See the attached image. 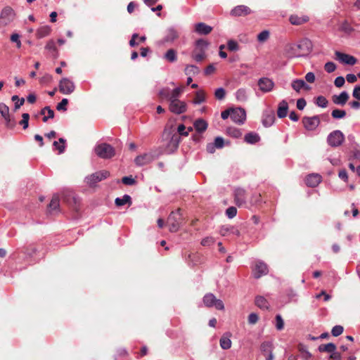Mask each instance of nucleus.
<instances>
[{"label": "nucleus", "instance_id": "f257e3e1", "mask_svg": "<svg viewBox=\"0 0 360 360\" xmlns=\"http://www.w3.org/2000/svg\"><path fill=\"white\" fill-rule=\"evenodd\" d=\"M312 49V43L308 39H304L297 44H288L284 48V53L288 58L307 56Z\"/></svg>", "mask_w": 360, "mask_h": 360}, {"label": "nucleus", "instance_id": "f03ea898", "mask_svg": "<svg viewBox=\"0 0 360 360\" xmlns=\"http://www.w3.org/2000/svg\"><path fill=\"white\" fill-rule=\"evenodd\" d=\"M164 133L165 134H167V136L169 137V141L167 143L165 148V152L167 153H172L178 148L181 141V137L176 133H174V130L173 129L172 126H171L169 128L167 127Z\"/></svg>", "mask_w": 360, "mask_h": 360}, {"label": "nucleus", "instance_id": "7ed1b4c3", "mask_svg": "<svg viewBox=\"0 0 360 360\" xmlns=\"http://www.w3.org/2000/svg\"><path fill=\"white\" fill-rule=\"evenodd\" d=\"M94 152L102 159H110L115 155V148L105 143L97 144L94 148Z\"/></svg>", "mask_w": 360, "mask_h": 360}, {"label": "nucleus", "instance_id": "20e7f679", "mask_svg": "<svg viewBox=\"0 0 360 360\" xmlns=\"http://www.w3.org/2000/svg\"><path fill=\"white\" fill-rule=\"evenodd\" d=\"M181 223L182 217L181 210L178 209L176 211L172 212L167 218L169 231L172 233L176 232L179 229Z\"/></svg>", "mask_w": 360, "mask_h": 360}, {"label": "nucleus", "instance_id": "39448f33", "mask_svg": "<svg viewBox=\"0 0 360 360\" xmlns=\"http://www.w3.org/2000/svg\"><path fill=\"white\" fill-rule=\"evenodd\" d=\"M110 172L107 170H101L91 174L85 178V182L91 187L94 186L98 182L107 179Z\"/></svg>", "mask_w": 360, "mask_h": 360}, {"label": "nucleus", "instance_id": "423d86ee", "mask_svg": "<svg viewBox=\"0 0 360 360\" xmlns=\"http://www.w3.org/2000/svg\"><path fill=\"white\" fill-rule=\"evenodd\" d=\"M204 304L207 307H214L218 310H224V304L223 302L217 299L214 294L207 293L202 299Z\"/></svg>", "mask_w": 360, "mask_h": 360}, {"label": "nucleus", "instance_id": "0eeeda50", "mask_svg": "<svg viewBox=\"0 0 360 360\" xmlns=\"http://www.w3.org/2000/svg\"><path fill=\"white\" fill-rule=\"evenodd\" d=\"M345 141V136L340 130H335L330 133L327 137L328 144L333 148L340 146Z\"/></svg>", "mask_w": 360, "mask_h": 360}, {"label": "nucleus", "instance_id": "6e6552de", "mask_svg": "<svg viewBox=\"0 0 360 360\" xmlns=\"http://www.w3.org/2000/svg\"><path fill=\"white\" fill-rule=\"evenodd\" d=\"M235 204L238 207H245L247 202V193L243 188H236L233 191Z\"/></svg>", "mask_w": 360, "mask_h": 360}, {"label": "nucleus", "instance_id": "1a4fd4ad", "mask_svg": "<svg viewBox=\"0 0 360 360\" xmlns=\"http://www.w3.org/2000/svg\"><path fill=\"white\" fill-rule=\"evenodd\" d=\"M156 158H158V155H155L153 153H145L136 156L134 159V163L138 167H142L150 164Z\"/></svg>", "mask_w": 360, "mask_h": 360}, {"label": "nucleus", "instance_id": "9d476101", "mask_svg": "<svg viewBox=\"0 0 360 360\" xmlns=\"http://www.w3.org/2000/svg\"><path fill=\"white\" fill-rule=\"evenodd\" d=\"M269 272L268 266L262 260H257L255 266L252 267V274L254 278H259L262 276L266 275Z\"/></svg>", "mask_w": 360, "mask_h": 360}, {"label": "nucleus", "instance_id": "9b49d317", "mask_svg": "<svg viewBox=\"0 0 360 360\" xmlns=\"http://www.w3.org/2000/svg\"><path fill=\"white\" fill-rule=\"evenodd\" d=\"M231 120L238 124H243L246 120V112L243 108H231Z\"/></svg>", "mask_w": 360, "mask_h": 360}, {"label": "nucleus", "instance_id": "f8f14e48", "mask_svg": "<svg viewBox=\"0 0 360 360\" xmlns=\"http://www.w3.org/2000/svg\"><path fill=\"white\" fill-rule=\"evenodd\" d=\"M75 89V85L72 81L67 77L62 78L59 82V91L63 94H70Z\"/></svg>", "mask_w": 360, "mask_h": 360}, {"label": "nucleus", "instance_id": "ddd939ff", "mask_svg": "<svg viewBox=\"0 0 360 360\" xmlns=\"http://www.w3.org/2000/svg\"><path fill=\"white\" fill-rule=\"evenodd\" d=\"M0 114L6 122L8 128H13L15 125L14 119L11 116L9 108L4 103H0Z\"/></svg>", "mask_w": 360, "mask_h": 360}, {"label": "nucleus", "instance_id": "4468645a", "mask_svg": "<svg viewBox=\"0 0 360 360\" xmlns=\"http://www.w3.org/2000/svg\"><path fill=\"white\" fill-rule=\"evenodd\" d=\"M304 128L308 131H314L320 124V119L318 115L313 117H304L302 119Z\"/></svg>", "mask_w": 360, "mask_h": 360}, {"label": "nucleus", "instance_id": "2eb2a0df", "mask_svg": "<svg viewBox=\"0 0 360 360\" xmlns=\"http://www.w3.org/2000/svg\"><path fill=\"white\" fill-rule=\"evenodd\" d=\"M15 13L12 8L5 7L1 12L0 24L6 25L9 24L13 19Z\"/></svg>", "mask_w": 360, "mask_h": 360}, {"label": "nucleus", "instance_id": "dca6fc26", "mask_svg": "<svg viewBox=\"0 0 360 360\" xmlns=\"http://www.w3.org/2000/svg\"><path fill=\"white\" fill-rule=\"evenodd\" d=\"M169 110L175 114H181L186 111V104L182 101H171L169 102Z\"/></svg>", "mask_w": 360, "mask_h": 360}, {"label": "nucleus", "instance_id": "f3484780", "mask_svg": "<svg viewBox=\"0 0 360 360\" xmlns=\"http://www.w3.org/2000/svg\"><path fill=\"white\" fill-rule=\"evenodd\" d=\"M258 86L262 92L266 93L273 89L274 82L267 77H262L258 80Z\"/></svg>", "mask_w": 360, "mask_h": 360}, {"label": "nucleus", "instance_id": "a211bd4d", "mask_svg": "<svg viewBox=\"0 0 360 360\" xmlns=\"http://www.w3.org/2000/svg\"><path fill=\"white\" fill-rule=\"evenodd\" d=\"M335 54L336 59L342 63L354 65L356 63V59L352 56H349L338 51H336Z\"/></svg>", "mask_w": 360, "mask_h": 360}, {"label": "nucleus", "instance_id": "6ab92c4d", "mask_svg": "<svg viewBox=\"0 0 360 360\" xmlns=\"http://www.w3.org/2000/svg\"><path fill=\"white\" fill-rule=\"evenodd\" d=\"M260 349L266 360H273L274 355L272 353V344L270 342H264L260 346Z\"/></svg>", "mask_w": 360, "mask_h": 360}, {"label": "nucleus", "instance_id": "aec40b11", "mask_svg": "<svg viewBox=\"0 0 360 360\" xmlns=\"http://www.w3.org/2000/svg\"><path fill=\"white\" fill-rule=\"evenodd\" d=\"M179 37V31L172 27L167 30L166 34L163 39V41L167 43H172L176 39H177Z\"/></svg>", "mask_w": 360, "mask_h": 360}, {"label": "nucleus", "instance_id": "412c9836", "mask_svg": "<svg viewBox=\"0 0 360 360\" xmlns=\"http://www.w3.org/2000/svg\"><path fill=\"white\" fill-rule=\"evenodd\" d=\"M322 180V177L319 174H309L305 179V183L309 187H316L317 186Z\"/></svg>", "mask_w": 360, "mask_h": 360}, {"label": "nucleus", "instance_id": "4be33fe9", "mask_svg": "<svg viewBox=\"0 0 360 360\" xmlns=\"http://www.w3.org/2000/svg\"><path fill=\"white\" fill-rule=\"evenodd\" d=\"M291 87L297 93H299L301 89H304L307 91L311 89V87L303 79H293L291 82Z\"/></svg>", "mask_w": 360, "mask_h": 360}, {"label": "nucleus", "instance_id": "5701e85b", "mask_svg": "<svg viewBox=\"0 0 360 360\" xmlns=\"http://www.w3.org/2000/svg\"><path fill=\"white\" fill-rule=\"evenodd\" d=\"M251 13V10L249 7L245 5H240L234 7L231 11V15L233 16H241L246 15Z\"/></svg>", "mask_w": 360, "mask_h": 360}, {"label": "nucleus", "instance_id": "b1692460", "mask_svg": "<svg viewBox=\"0 0 360 360\" xmlns=\"http://www.w3.org/2000/svg\"><path fill=\"white\" fill-rule=\"evenodd\" d=\"M349 99V94L347 91H342L339 95H334L332 97L333 102L341 106L346 104Z\"/></svg>", "mask_w": 360, "mask_h": 360}, {"label": "nucleus", "instance_id": "393cba45", "mask_svg": "<svg viewBox=\"0 0 360 360\" xmlns=\"http://www.w3.org/2000/svg\"><path fill=\"white\" fill-rule=\"evenodd\" d=\"M65 201L74 210L77 212L79 210L80 199L77 196L75 195L72 193L68 194L65 197Z\"/></svg>", "mask_w": 360, "mask_h": 360}, {"label": "nucleus", "instance_id": "a878e982", "mask_svg": "<svg viewBox=\"0 0 360 360\" xmlns=\"http://www.w3.org/2000/svg\"><path fill=\"white\" fill-rule=\"evenodd\" d=\"M212 30V27L204 22H198L195 25V31L199 34L207 35Z\"/></svg>", "mask_w": 360, "mask_h": 360}, {"label": "nucleus", "instance_id": "bb28decb", "mask_svg": "<svg viewBox=\"0 0 360 360\" xmlns=\"http://www.w3.org/2000/svg\"><path fill=\"white\" fill-rule=\"evenodd\" d=\"M307 15L299 16L297 15H291L289 17V21L292 25H300L309 21Z\"/></svg>", "mask_w": 360, "mask_h": 360}, {"label": "nucleus", "instance_id": "cd10ccee", "mask_svg": "<svg viewBox=\"0 0 360 360\" xmlns=\"http://www.w3.org/2000/svg\"><path fill=\"white\" fill-rule=\"evenodd\" d=\"M288 103L285 100H282L278 106L277 115L279 118H284L288 115Z\"/></svg>", "mask_w": 360, "mask_h": 360}, {"label": "nucleus", "instance_id": "c85d7f7f", "mask_svg": "<svg viewBox=\"0 0 360 360\" xmlns=\"http://www.w3.org/2000/svg\"><path fill=\"white\" fill-rule=\"evenodd\" d=\"M275 120L274 112H265L263 114L262 124L264 127H271Z\"/></svg>", "mask_w": 360, "mask_h": 360}, {"label": "nucleus", "instance_id": "c756f323", "mask_svg": "<svg viewBox=\"0 0 360 360\" xmlns=\"http://www.w3.org/2000/svg\"><path fill=\"white\" fill-rule=\"evenodd\" d=\"M207 123L203 119H198L193 123V127L198 133L204 132L207 128Z\"/></svg>", "mask_w": 360, "mask_h": 360}, {"label": "nucleus", "instance_id": "7c9ffc66", "mask_svg": "<svg viewBox=\"0 0 360 360\" xmlns=\"http://www.w3.org/2000/svg\"><path fill=\"white\" fill-rule=\"evenodd\" d=\"M255 303L261 309H266L267 310L269 308V302L263 296H260V295L257 296L255 297Z\"/></svg>", "mask_w": 360, "mask_h": 360}, {"label": "nucleus", "instance_id": "2f4dec72", "mask_svg": "<svg viewBox=\"0 0 360 360\" xmlns=\"http://www.w3.org/2000/svg\"><path fill=\"white\" fill-rule=\"evenodd\" d=\"M236 98L239 102H245L248 98V92L246 89H238L236 94Z\"/></svg>", "mask_w": 360, "mask_h": 360}, {"label": "nucleus", "instance_id": "473e14b6", "mask_svg": "<svg viewBox=\"0 0 360 360\" xmlns=\"http://www.w3.org/2000/svg\"><path fill=\"white\" fill-rule=\"evenodd\" d=\"M244 140L248 143L255 144L259 141L260 137L259 134L255 132H249L245 135Z\"/></svg>", "mask_w": 360, "mask_h": 360}, {"label": "nucleus", "instance_id": "72a5a7b5", "mask_svg": "<svg viewBox=\"0 0 360 360\" xmlns=\"http://www.w3.org/2000/svg\"><path fill=\"white\" fill-rule=\"evenodd\" d=\"M163 58L169 63H174L177 60V52L173 49H169L165 53Z\"/></svg>", "mask_w": 360, "mask_h": 360}, {"label": "nucleus", "instance_id": "f704fd0d", "mask_svg": "<svg viewBox=\"0 0 360 360\" xmlns=\"http://www.w3.org/2000/svg\"><path fill=\"white\" fill-rule=\"evenodd\" d=\"M51 31V27L49 25H44L37 29L36 34L37 38L41 39L48 36Z\"/></svg>", "mask_w": 360, "mask_h": 360}, {"label": "nucleus", "instance_id": "c9c22d12", "mask_svg": "<svg viewBox=\"0 0 360 360\" xmlns=\"http://www.w3.org/2000/svg\"><path fill=\"white\" fill-rule=\"evenodd\" d=\"M226 336L223 335L219 340L220 347L223 349H229L231 347V340L230 339V334L226 333Z\"/></svg>", "mask_w": 360, "mask_h": 360}, {"label": "nucleus", "instance_id": "e433bc0d", "mask_svg": "<svg viewBox=\"0 0 360 360\" xmlns=\"http://www.w3.org/2000/svg\"><path fill=\"white\" fill-rule=\"evenodd\" d=\"M336 350V345L330 342L328 344L321 345L319 347V351L321 352H328L332 354Z\"/></svg>", "mask_w": 360, "mask_h": 360}, {"label": "nucleus", "instance_id": "4c0bfd02", "mask_svg": "<svg viewBox=\"0 0 360 360\" xmlns=\"http://www.w3.org/2000/svg\"><path fill=\"white\" fill-rule=\"evenodd\" d=\"M65 142L66 140L63 138H60L58 141H53V146L55 149L58 150V154H62L64 153L65 149Z\"/></svg>", "mask_w": 360, "mask_h": 360}, {"label": "nucleus", "instance_id": "58836bf2", "mask_svg": "<svg viewBox=\"0 0 360 360\" xmlns=\"http://www.w3.org/2000/svg\"><path fill=\"white\" fill-rule=\"evenodd\" d=\"M115 203L117 207H121L128 203L131 204V198L130 195L125 194L122 198H117L115 200Z\"/></svg>", "mask_w": 360, "mask_h": 360}, {"label": "nucleus", "instance_id": "ea45409f", "mask_svg": "<svg viewBox=\"0 0 360 360\" xmlns=\"http://www.w3.org/2000/svg\"><path fill=\"white\" fill-rule=\"evenodd\" d=\"M59 197L57 195H54L48 206L50 212L56 211L59 208Z\"/></svg>", "mask_w": 360, "mask_h": 360}, {"label": "nucleus", "instance_id": "a19ab883", "mask_svg": "<svg viewBox=\"0 0 360 360\" xmlns=\"http://www.w3.org/2000/svg\"><path fill=\"white\" fill-rule=\"evenodd\" d=\"M40 113L44 115L43 117V121L44 122H47L49 119L53 118L54 117V111L51 109L49 106H46L42 108Z\"/></svg>", "mask_w": 360, "mask_h": 360}, {"label": "nucleus", "instance_id": "79ce46f5", "mask_svg": "<svg viewBox=\"0 0 360 360\" xmlns=\"http://www.w3.org/2000/svg\"><path fill=\"white\" fill-rule=\"evenodd\" d=\"M184 72L188 76H194L200 72L199 68L194 65H188L186 66Z\"/></svg>", "mask_w": 360, "mask_h": 360}, {"label": "nucleus", "instance_id": "37998d69", "mask_svg": "<svg viewBox=\"0 0 360 360\" xmlns=\"http://www.w3.org/2000/svg\"><path fill=\"white\" fill-rule=\"evenodd\" d=\"M184 91L183 86H179L170 91L169 102L171 101H179V97L181 96Z\"/></svg>", "mask_w": 360, "mask_h": 360}, {"label": "nucleus", "instance_id": "c03bdc74", "mask_svg": "<svg viewBox=\"0 0 360 360\" xmlns=\"http://www.w3.org/2000/svg\"><path fill=\"white\" fill-rule=\"evenodd\" d=\"M226 132L229 136L233 138H239L242 136L240 129L233 127H228Z\"/></svg>", "mask_w": 360, "mask_h": 360}, {"label": "nucleus", "instance_id": "a18cd8bd", "mask_svg": "<svg viewBox=\"0 0 360 360\" xmlns=\"http://www.w3.org/2000/svg\"><path fill=\"white\" fill-rule=\"evenodd\" d=\"M315 104L321 108H326L328 104V101L326 98L323 96H319L315 100Z\"/></svg>", "mask_w": 360, "mask_h": 360}, {"label": "nucleus", "instance_id": "49530a36", "mask_svg": "<svg viewBox=\"0 0 360 360\" xmlns=\"http://www.w3.org/2000/svg\"><path fill=\"white\" fill-rule=\"evenodd\" d=\"M205 101V96L203 91H197L193 100V103L195 105L200 104Z\"/></svg>", "mask_w": 360, "mask_h": 360}, {"label": "nucleus", "instance_id": "de8ad7c7", "mask_svg": "<svg viewBox=\"0 0 360 360\" xmlns=\"http://www.w3.org/2000/svg\"><path fill=\"white\" fill-rule=\"evenodd\" d=\"M233 227V226H231V225L221 226L219 229V233L222 236H226L230 235L232 231Z\"/></svg>", "mask_w": 360, "mask_h": 360}, {"label": "nucleus", "instance_id": "09e8293b", "mask_svg": "<svg viewBox=\"0 0 360 360\" xmlns=\"http://www.w3.org/2000/svg\"><path fill=\"white\" fill-rule=\"evenodd\" d=\"M331 115L335 119H342L345 117L346 112L344 110L335 109L332 111Z\"/></svg>", "mask_w": 360, "mask_h": 360}, {"label": "nucleus", "instance_id": "8fccbe9b", "mask_svg": "<svg viewBox=\"0 0 360 360\" xmlns=\"http://www.w3.org/2000/svg\"><path fill=\"white\" fill-rule=\"evenodd\" d=\"M11 100L15 102V110H17L18 108H20V106H22L25 103V99L23 98L19 99V97L17 95L13 96Z\"/></svg>", "mask_w": 360, "mask_h": 360}, {"label": "nucleus", "instance_id": "3c124183", "mask_svg": "<svg viewBox=\"0 0 360 360\" xmlns=\"http://www.w3.org/2000/svg\"><path fill=\"white\" fill-rule=\"evenodd\" d=\"M300 356L304 360H309L311 357V354L304 347H300Z\"/></svg>", "mask_w": 360, "mask_h": 360}, {"label": "nucleus", "instance_id": "603ef678", "mask_svg": "<svg viewBox=\"0 0 360 360\" xmlns=\"http://www.w3.org/2000/svg\"><path fill=\"white\" fill-rule=\"evenodd\" d=\"M237 214V209L233 206L228 207L226 210V215L229 219H233Z\"/></svg>", "mask_w": 360, "mask_h": 360}, {"label": "nucleus", "instance_id": "864d4df0", "mask_svg": "<svg viewBox=\"0 0 360 360\" xmlns=\"http://www.w3.org/2000/svg\"><path fill=\"white\" fill-rule=\"evenodd\" d=\"M227 48L231 51H237L239 49V46L235 40H229L227 42Z\"/></svg>", "mask_w": 360, "mask_h": 360}, {"label": "nucleus", "instance_id": "5fc2aeb1", "mask_svg": "<svg viewBox=\"0 0 360 360\" xmlns=\"http://www.w3.org/2000/svg\"><path fill=\"white\" fill-rule=\"evenodd\" d=\"M284 328V321L280 314L276 316V328L278 330H281Z\"/></svg>", "mask_w": 360, "mask_h": 360}, {"label": "nucleus", "instance_id": "6e6d98bb", "mask_svg": "<svg viewBox=\"0 0 360 360\" xmlns=\"http://www.w3.org/2000/svg\"><path fill=\"white\" fill-rule=\"evenodd\" d=\"M170 91H171L170 89L168 87L162 88L159 91L158 95L160 97H162L163 98H167L169 101Z\"/></svg>", "mask_w": 360, "mask_h": 360}, {"label": "nucleus", "instance_id": "4d7b16f0", "mask_svg": "<svg viewBox=\"0 0 360 360\" xmlns=\"http://www.w3.org/2000/svg\"><path fill=\"white\" fill-rule=\"evenodd\" d=\"M226 95L225 89L222 87H219L215 90L214 96L218 100H222L224 98Z\"/></svg>", "mask_w": 360, "mask_h": 360}, {"label": "nucleus", "instance_id": "13d9d810", "mask_svg": "<svg viewBox=\"0 0 360 360\" xmlns=\"http://www.w3.org/2000/svg\"><path fill=\"white\" fill-rule=\"evenodd\" d=\"M192 58L197 62H200L205 58V51H200L199 53H197L196 51H194L192 53Z\"/></svg>", "mask_w": 360, "mask_h": 360}, {"label": "nucleus", "instance_id": "bf43d9fd", "mask_svg": "<svg viewBox=\"0 0 360 360\" xmlns=\"http://www.w3.org/2000/svg\"><path fill=\"white\" fill-rule=\"evenodd\" d=\"M22 120L20 122V124L22 125L24 129H26L29 126V119L30 115L28 113H23L22 115Z\"/></svg>", "mask_w": 360, "mask_h": 360}, {"label": "nucleus", "instance_id": "052dcab7", "mask_svg": "<svg viewBox=\"0 0 360 360\" xmlns=\"http://www.w3.org/2000/svg\"><path fill=\"white\" fill-rule=\"evenodd\" d=\"M68 103V98H63L62 101L58 103L56 105V109L58 111H66L67 110V105Z\"/></svg>", "mask_w": 360, "mask_h": 360}, {"label": "nucleus", "instance_id": "680f3d73", "mask_svg": "<svg viewBox=\"0 0 360 360\" xmlns=\"http://www.w3.org/2000/svg\"><path fill=\"white\" fill-rule=\"evenodd\" d=\"M344 328L342 326H334L331 330V333L334 337H338L342 333Z\"/></svg>", "mask_w": 360, "mask_h": 360}, {"label": "nucleus", "instance_id": "e2e57ef3", "mask_svg": "<svg viewBox=\"0 0 360 360\" xmlns=\"http://www.w3.org/2000/svg\"><path fill=\"white\" fill-rule=\"evenodd\" d=\"M195 45L198 49H200V51H204L208 46V43L207 41L200 39L196 41Z\"/></svg>", "mask_w": 360, "mask_h": 360}, {"label": "nucleus", "instance_id": "0e129e2a", "mask_svg": "<svg viewBox=\"0 0 360 360\" xmlns=\"http://www.w3.org/2000/svg\"><path fill=\"white\" fill-rule=\"evenodd\" d=\"M324 69L327 72L331 73L335 70L336 65L333 62H327L324 65Z\"/></svg>", "mask_w": 360, "mask_h": 360}, {"label": "nucleus", "instance_id": "69168bd1", "mask_svg": "<svg viewBox=\"0 0 360 360\" xmlns=\"http://www.w3.org/2000/svg\"><path fill=\"white\" fill-rule=\"evenodd\" d=\"M122 182L125 185L131 186L136 183V181L131 176H126L122 179Z\"/></svg>", "mask_w": 360, "mask_h": 360}, {"label": "nucleus", "instance_id": "338daca9", "mask_svg": "<svg viewBox=\"0 0 360 360\" xmlns=\"http://www.w3.org/2000/svg\"><path fill=\"white\" fill-rule=\"evenodd\" d=\"M177 132L178 135L183 136H188V131H186V127L184 124H181L177 127Z\"/></svg>", "mask_w": 360, "mask_h": 360}, {"label": "nucleus", "instance_id": "774afa93", "mask_svg": "<svg viewBox=\"0 0 360 360\" xmlns=\"http://www.w3.org/2000/svg\"><path fill=\"white\" fill-rule=\"evenodd\" d=\"M269 32L267 30H264L257 35V40L259 41H264L269 38Z\"/></svg>", "mask_w": 360, "mask_h": 360}]
</instances>
